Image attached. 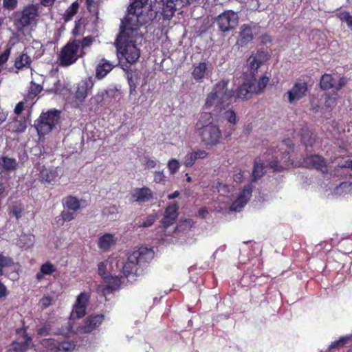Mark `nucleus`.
Returning a JSON list of instances; mask_svg holds the SVG:
<instances>
[{
	"mask_svg": "<svg viewBox=\"0 0 352 352\" xmlns=\"http://www.w3.org/2000/svg\"><path fill=\"white\" fill-rule=\"evenodd\" d=\"M155 252L152 248L140 247L128 255L126 261L122 267L124 277L131 276H140L148 270L151 261L154 258Z\"/></svg>",
	"mask_w": 352,
	"mask_h": 352,
	"instance_id": "nucleus-1",
	"label": "nucleus"
},
{
	"mask_svg": "<svg viewBox=\"0 0 352 352\" xmlns=\"http://www.w3.org/2000/svg\"><path fill=\"white\" fill-rule=\"evenodd\" d=\"M38 17V7L35 4L25 6L21 12L14 15L13 23L19 33H23L26 28L36 27Z\"/></svg>",
	"mask_w": 352,
	"mask_h": 352,
	"instance_id": "nucleus-2",
	"label": "nucleus"
},
{
	"mask_svg": "<svg viewBox=\"0 0 352 352\" xmlns=\"http://www.w3.org/2000/svg\"><path fill=\"white\" fill-rule=\"evenodd\" d=\"M232 92L233 89H215L208 96L204 109H208L214 106L213 112H210V114L217 116L232 102Z\"/></svg>",
	"mask_w": 352,
	"mask_h": 352,
	"instance_id": "nucleus-3",
	"label": "nucleus"
},
{
	"mask_svg": "<svg viewBox=\"0 0 352 352\" xmlns=\"http://www.w3.org/2000/svg\"><path fill=\"white\" fill-rule=\"evenodd\" d=\"M270 58L268 53L264 50H258L256 52H253L246 60L245 68L246 72L250 76V80H247L244 85L252 88L256 81V74L258 68Z\"/></svg>",
	"mask_w": 352,
	"mask_h": 352,
	"instance_id": "nucleus-4",
	"label": "nucleus"
},
{
	"mask_svg": "<svg viewBox=\"0 0 352 352\" xmlns=\"http://www.w3.org/2000/svg\"><path fill=\"white\" fill-rule=\"evenodd\" d=\"M62 111L52 109L42 112L34 122V126L38 134H47L54 130L59 123Z\"/></svg>",
	"mask_w": 352,
	"mask_h": 352,
	"instance_id": "nucleus-5",
	"label": "nucleus"
},
{
	"mask_svg": "<svg viewBox=\"0 0 352 352\" xmlns=\"http://www.w3.org/2000/svg\"><path fill=\"white\" fill-rule=\"evenodd\" d=\"M338 94L337 91L333 90L331 93H325L322 96L320 99H318L315 96H312L310 99L311 109L314 113L322 111L323 110L331 111V110L336 105Z\"/></svg>",
	"mask_w": 352,
	"mask_h": 352,
	"instance_id": "nucleus-6",
	"label": "nucleus"
},
{
	"mask_svg": "<svg viewBox=\"0 0 352 352\" xmlns=\"http://www.w3.org/2000/svg\"><path fill=\"white\" fill-rule=\"evenodd\" d=\"M272 158L268 163V167L274 172H281L288 169L292 165L289 152L287 150L283 151V148L275 150Z\"/></svg>",
	"mask_w": 352,
	"mask_h": 352,
	"instance_id": "nucleus-7",
	"label": "nucleus"
},
{
	"mask_svg": "<svg viewBox=\"0 0 352 352\" xmlns=\"http://www.w3.org/2000/svg\"><path fill=\"white\" fill-rule=\"evenodd\" d=\"M199 135L201 142L206 146H215L220 142L221 131L219 128L213 124H209L199 129Z\"/></svg>",
	"mask_w": 352,
	"mask_h": 352,
	"instance_id": "nucleus-8",
	"label": "nucleus"
},
{
	"mask_svg": "<svg viewBox=\"0 0 352 352\" xmlns=\"http://www.w3.org/2000/svg\"><path fill=\"white\" fill-rule=\"evenodd\" d=\"M80 41L74 40L69 42L62 50L59 55L60 65L69 66L75 63L78 57Z\"/></svg>",
	"mask_w": 352,
	"mask_h": 352,
	"instance_id": "nucleus-9",
	"label": "nucleus"
},
{
	"mask_svg": "<svg viewBox=\"0 0 352 352\" xmlns=\"http://www.w3.org/2000/svg\"><path fill=\"white\" fill-rule=\"evenodd\" d=\"M214 23L220 31L229 32L234 29L239 23L238 13L232 10H226L216 18Z\"/></svg>",
	"mask_w": 352,
	"mask_h": 352,
	"instance_id": "nucleus-10",
	"label": "nucleus"
},
{
	"mask_svg": "<svg viewBox=\"0 0 352 352\" xmlns=\"http://www.w3.org/2000/svg\"><path fill=\"white\" fill-rule=\"evenodd\" d=\"M153 190L147 186H143L134 188L130 193L129 200L132 203L142 204L153 200Z\"/></svg>",
	"mask_w": 352,
	"mask_h": 352,
	"instance_id": "nucleus-11",
	"label": "nucleus"
},
{
	"mask_svg": "<svg viewBox=\"0 0 352 352\" xmlns=\"http://www.w3.org/2000/svg\"><path fill=\"white\" fill-rule=\"evenodd\" d=\"M252 192V187L250 185L244 186L243 190L240 191L237 198L230 205V210L231 211L240 212L250 199Z\"/></svg>",
	"mask_w": 352,
	"mask_h": 352,
	"instance_id": "nucleus-12",
	"label": "nucleus"
},
{
	"mask_svg": "<svg viewBox=\"0 0 352 352\" xmlns=\"http://www.w3.org/2000/svg\"><path fill=\"white\" fill-rule=\"evenodd\" d=\"M304 164L306 167L320 170L322 173H327L328 171L326 160L319 155H310L307 156L304 159Z\"/></svg>",
	"mask_w": 352,
	"mask_h": 352,
	"instance_id": "nucleus-13",
	"label": "nucleus"
},
{
	"mask_svg": "<svg viewBox=\"0 0 352 352\" xmlns=\"http://www.w3.org/2000/svg\"><path fill=\"white\" fill-rule=\"evenodd\" d=\"M107 262L102 261L98 264V274L103 279L104 284L98 286V291L105 297L110 294V274L107 269Z\"/></svg>",
	"mask_w": 352,
	"mask_h": 352,
	"instance_id": "nucleus-14",
	"label": "nucleus"
},
{
	"mask_svg": "<svg viewBox=\"0 0 352 352\" xmlns=\"http://www.w3.org/2000/svg\"><path fill=\"white\" fill-rule=\"evenodd\" d=\"M178 209L179 206L177 202H173L167 206L164 217L161 221L164 229H167L176 221L179 214Z\"/></svg>",
	"mask_w": 352,
	"mask_h": 352,
	"instance_id": "nucleus-15",
	"label": "nucleus"
},
{
	"mask_svg": "<svg viewBox=\"0 0 352 352\" xmlns=\"http://www.w3.org/2000/svg\"><path fill=\"white\" fill-rule=\"evenodd\" d=\"M18 333L22 332L24 342H19L13 341L11 344V347L9 349L10 352H25L29 347V345L32 341V338L28 336L26 328L18 329L16 330Z\"/></svg>",
	"mask_w": 352,
	"mask_h": 352,
	"instance_id": "nucleus-16",
	"label": "nucleus"
},
{
	"mask_svg": "<svg viewBox=\"0 0 352 352\" xmlns=\"http://www.w3.org/2000/svg\"><path fill=\"white\" fill-rule=\"evenodd\" d=\"M344 85V78L338 76H333L329 74L322 76L320 82V88H339Z\"/></svg>",
	"mask_w": 352,
	"mask_h": 352,
	"instance_id": "nucleus-17",
	"label": "nucleus"
},
{
	"mask_svg": "<svg viewBox=\"0 0 352 352\" xmlns=\"http://www.w3.org/2000/svg\"><path fill=\"white\" fill-rule=\"evenodd\" d=\"M254 38L252 27L248 24H243L240 27V32L236 45L240 47L247 46Z\"/></svg>",
	"mask_w": 352,
	"mask_h": 352,
	"instance_id": "nucleus-18",
	"label": "nucleus"
},
{
	"mask_svg": "<svg viewBox=\"0 0 352 352\" xmlns=\"http://www.w3.org/2000/svg\"><path fill=\"white\" fill-rule=\"evenodd\" d=\"M103 320L102 314L91 315L85 320L84 324L80 327V331L85 333H90L101 324Z\"/></svg>",
	"mask_w": 352,
	"mask_h": 352,
	"instance_id": "nucleus-19",
	"label": "nucleus"
},
{
	"mask_svg": "<svg viewBox=\"0 0 352 352\" xmlns=\"http://www.w3.org/2000/svg\"><path fill=\"white\" fill-rule=\"evenodd\" d=\"M294 133L300 136V141L306 147L312 146L315 143L316 135L310 131L307 124H302L298 132L295 129Z\"/></svg>",
	"mask_w": 352,
	"mask_h": 352,
	"instance_id": "nucleus-20",
	"label": "nucleus"
},
{
	"mask_svg": "<svg viewBox=\"0 0 352 352\" xmlns=\"http://www.w3.org/2000/svg\"><path fill=\"white\" fill-rule=\"evenodd\" d=\"M60 176L57 168H43L40 171L39 180L42 184L56 182Z\"/></svg>",
	"mask_w": 352,
	"mask_h": 352,
	"instance_id": "nucleus-21",
	"label": "nucleus"
},
{
	"mask_svg": "<svg viewBox=\"0 0 352 352\" xmlns=\"http://www.w3.org/2000/svg\"><path fill=\"white\" fill-rule=\"evenodd\" d=\"M208 153L202 149H197L188 153L185 157L184 164L186 167L192 166L197 160H202L208 156Z\"/></svg>",
	"mask_w": 352,
	"mask_h": 352,
	"instance_id": "nucleus-22",
	"label": "nucleus"
},
{
	"mask_svg": "<svg viewBox=\"0 0 352 352\" xmlns=\"http://www.w3.org/2000/svg\"><path fill=\"white\" fill-rule=\"evenodd\" d=\"M265 168L263 161L259 157H256L251 175L252 182H254L261 179L265 173Z\"/></svg>",
	"mask_w": 352,
	"mask_h": 352,
	"instance_id": "nucleus-23",
	"label": "nucleus"
},
{
	"mask_svg": "<svg viewBox=\"0 0 352 352\" xmlns=\"http://www.w3.org/2000/svg\"><path fill=\"white\" fill-rule=\"evenodd\" d=\"M28 53H22L19 56H17L14 61V67L18 70H21L23 69L30 68L32 59L30 56L28 54Z\"/></svg>",
	"mask_w": 352,
	"mask_h": 352,
	"instance_id": "nucleus-24",
	"label": "nucleus"
},
{
	"mask_svg": "<svg viewBox=\"0 0 352 352\" xmlns=\"http://www.w3.org/2000/svg\"><path fill=\"white\" fill-rule=\"evenodd\" d=\"M40 344L43 348V352H59L58 340L45 338L41 340Z\"/></svg>",
	"mask_w": 352,
	"mask_h": 352,
	"instance_id": "nucleus-25",
	"label": "nucleus"
},
{
	"mask_svg": "<svg viewBox=\"0 0 352 352\" xmlns=\"http://www.w3.org/2000/svg\"><path fill=\"white\" fill-rule=\"evenodd\" d=\"M27 53L32 54L34 58H39L44 53L43 45L38 41H33L30 46L25 48Z\"/></svg>",
	"mask_w": 352,
	"mask_h": 352,
	"instance_id": "nucleus-26",
	"label": "nucleus"
},
{
	"mask_svg": "<svg viewBox=\"0 0 352 352\" xmlns=\"http://www.w3.org/2000/svg\"><path fill=\"white\" fill-rule=\"evenodd\" d=\"M18 164L14 158L3 156L0 160V167L6 171H12L16 169Z\"/></svg>",
	"mask_w": 352,
	"mask_h": 352,
	"instance_id": "nucleus-27",
	"label": "nucleus"
},
{
	"mask_svg": "<svg viewBox=\"0 0 352 352\" xmlns=\"http://www.w3.org/2000/svg\"><path fill=\"white\" fill-rule=\"evenodd\" d=\"M264 89H236V98L241 100H249L253 94L260 95Z\"/></svg>",
	"mask_w": 352,
	"mask_h": 352,
	"instance_id": "nucleus-28",
	"label": "nucleus"
},
{
	"mask_svg": "<svg viewBox=\"0 0 352 352\" xmlns=\"http://www.w3.org/2000/svg\"><path fill=\"white\" fill-rule=\"evenodd\" d=\"M79 9V3L77 1L73 2L72 5L65 11L63 19L65 22L70 21L74 15L78 12Z\"/></svg>",
	"mask_w": 352,
	"mask_h": 352,
	"instance_id": "nucleus-29",
	"label": "nucleus"
},
{
	"mask_svg": "<svg viewBox=\"0 0 352 352\" xmlns=\"http://www.w3.org/2000/svg\"><path fill=\"white\" fill-rule=\"evenodd\" d=\"M64 206L73 212H76L80 208L79 200L74 196L69 195L65 198Z\"/></svg>",
	"mask_w": 352,
	"mask_h": 352,
	"instance_id": "nucleus-30",
	"label": "nucleus"
},
{
	"mask_svg": "<svg viewBox=\"0 0 352 352\" xmlns=\"http://www.w3.org/2000/svg\"><path fill=\"white\" fill-rule=\"evenodd\" d=\"M207 65L205 63H200L195 65L192 75L195 80H201L206 74Z\"/></svg>",
	"mask_w": 352,
	"mask_h": 352,
	"instance_id": "nucleus-31",
	"label": "nucleus"
},
{
	"mask_svg": "<svg viewBox=\"0 0 352 352\" xmlns=\"http://www.w3.org/2000/svg\"><path fill=\"white\" fill-rule=\"evenodd\" d=\"M308 89H290L285 94L289 102L299 100L304 95L305 92Z\"/></svg>",
	"mask_w": 352,
	"mask_h": 352,
	"instance_id": "nucleus-32",
	"label": "nucleus"
},
{
	"mask_svg": "<svg viewBox=\"0 0 352 352\" xmlns=\"http://www.w3.org/2000/svg\"><path fill=\"white\" fill-rule=\"evenodd\" d=\"M88 89H76V93L72 95V98L70 100L69 98V102H74L76 106H78L87 96Z\"/></svg>",
	"mask_w": 352,
	"mask_h": 352,
	"instance_id": "nucleus-33",
	"label": "nucleus"
},
{
	"mask_svg": "<svg viewBox=\"0 0 352 352\" xmlns=\"http://www.w3.org/2000/svg\"><path fill=\"white\" fill-rule=\"evenodd\" d=\"M314 85V80L310 76H302L298 79L293 88H308Z\"/></svg>",
	"mask_w": 352,
	"mask_h": 352,
	"instance_id": "nucleus-34",
	"label": "nucleus"
},
{
	"mask_svg": "<svg viewBox=\"0 0 352 352\" xmlns=\"http://www.w3.org/2000/svg\"><path fill=\"white\" fill-rule=\"evenodd\" d=\"M14 262L12 257L0 254V276L3 275V269L12 267Z\"/></svg>",
	"mask_w": 352,
	"mask_h": 352,
	"instance_id": "nucleus-35",
	"label": "nucleus"
},
{
	"mask_svg": "<svg viewBox=\"0 0 352 352\" xmlns=\"http://www.w3.org/2000/svg\"><path fill=\"white\" fill-rule=\"evenodd\" d=\"M110 71V63L107 61L105 63L98 65L96 67V78L101 79L104 77Z\"/></svg>",
	"mask_w": 352,
	"mask_h": 352,
	"instance_id": "nucleus-36",
	"label": "nucleus"
},
{
	"mask_svg": "<svg viewBox=\"0 0 352 352\" xmlns=\"http://www.w3.org/2000/svg\"><path fill=\"white\" fill-rule=\"evenodd\" d=\"M336 16L342 22L346 23L347 27L352 31V15L346 11H341L336 14Z\"/></svg>",
	"mask_w": 352,
	"mask_h": 352,
	"instance_id": "nucleus-37",
	"label": "nucleus"
},
{
	"mask_svg": "<svg viewBox=\"0 0 352 352\" xmlns=\"http://www.w3.org/2000/svg\"><path fill=\"white\" fill-rule=\"evenodd\" d=\"M87 307L85 306H80L78 305H74L72 312L71 314V317L73 319H79L82 318L86 314Z\"/></svg>",
	"mask_w": 352,
	"mask_h": 352,
	"instance_id": "nucleus-38",
	"label": "nucleus"
},
{
	"mask_svg": "<svg viewBox=\"0 0 352 352\" xmlns=\"http://www.w3.org/2000/svg\"><path fill=\"white\" fill-rule=\"evenodd\" d=\"M58 340L59 352L60 351H65V352L72 351L76 347V344H75L74 342L60 340Z\"/></svg>",
	"mask_w": 352,
	"mask_h": 352,
	"instance_id": "nucleus-39",
	"label": "nucleus"
},
{
	"mask_svg": "<svg viewBox=\"0 0 352 352\" xmlns=\"http://www.w3.org/2000/svg\"><path fill=\"white\" fill-rule=\"evenodd\" d=\"M41 271L45 275H52L57 271L56 267L54 264L47 261L41 265L40 267Z\"/></svg>",
	"mask_w": 352,
	"mask_h": 352,
	"instance_id": "nucleus-40",
	"label": "nucleus"
},
{
	"mask_svg": "<svg viewBox=\"0 0 352 352\" xmlns=\"http://www.w3.org/2000/svg\"><path fill=\"white\" fill-rule=\"evenodd\" d=\"M223 118L233 126L236 124V114L232 109L226 110L223 113Z\"/></svg>",
	"mask_w": 352,
	"mask_h": 352,
	"instance_id": "nucleus-41",
	"label": "nucleus"
},
{
	"mask_svg": "<svg viewBox=\"0 0 352 352\" xmlns=\"http://www.w3.org/2000/svg\"><path fill=\"white\" fill-rule=\"evenodd\" d=\"M98 246L102 250H107L110 247V233H107L99 239Z\"/></svg>",
	"mask_w": 352,
	"mask_h": 352,
	"instance_id": "nucleus-42",
	"label": "nucleus"
},
{
	"mask_svg": "<svg viewBox=\"0 0 352 352\" xmlns=\"http://www.w3.org/2000/svg\"><path fill=\"white\" fill-rule=\"evenodd\" d=\"M167 167L170 174L175 175L179 170L180 164L177 160L173 158L168 162Z\"/></svg>",
	"mask_w": 352,
	"mask_h": 352,
	"instance_id": "nucleus-43",
	"label": "nucleus"
},
{
	"mask_svg": "<svg viewBox=\"0 0 352 352\" xmlns=\"http://www.w3.org/2000/svg\"><path fill=\"white\" fill-rule=\"evenodd\" d=\"M261 0H248L245 3V7L250 10H263V7L261 8Z\"/></svg>",
	"mask_w": 352,
	"mask_h": 352,
	"instance_id": "nucleus-44",
	"label": "nucleus"
},
{
	"mask_svg": "<svg viewBox=\"0 0 352 352\" xmlns=\"http://www.w3.org/2000/svg\"><path fill=\"white\" fill-rule=\"evenodd\" d=\"M89 300V295L85 292H81L77 297L76 305L87 307Z\"/></svg>",
	"mask_w": 352,
	"mask_h": 352,
	"instance_id": "nucleus-45",
	"label": "nucleus"
},
{
	"mask_svg": "<svg viewBox=\"0 0 352 352\" xmlns=\"http://www.w3.org/2000/svg\"><path fill=\"white\" fill-rule=\"evenodd\" d=\"M75 212L73 211L63 210L60 213L63 223L73 220L75 218Z\"/></svg>",
	"mask_w": 352,
	"mask_h": 352,
	"instance_id": "nucleus-46",
	"label": "nucleus"
},
{
	"mask_svg": "<svg viewBox=\"0 0 352 352\" xmlns=\"http://www.w3.org/2000/svg\"><path fill=\"white\" fill-rule=\"evenodd\" d=\"M51 326L50 324H45L43 327H39L36 330L38 336H48L50 333Z\"/></svg>",
	"mask_w": 352,
	"mask_h": 352,
	"instance_id": "nucleus-47",
	"label": "nucleus"
},
{
	"mask_svg": "<svg viewBox=\"0 0 352 352\" xmlns=\"http://www.w3.org/2000/svg\"><path fill=\"white\" fill-rule=\"evenodd\" d=\"M349 338L346 337H341L339 340H336L331 344L329 349L343 346L344 344H346Z\"/></svg>",
	"mask_w": 352,
	"mask_h": 352,
	"instance_id": "nucleus-48",
	"label": "nucleus"
},
{
	"mask_svg": "<svg viewBox=\"0 0 352 352\" xmlns=\"http://www.w3.org/2000/svg\"><path fill=\"white\" fill-rule=\"evenodd\" d=\"M121 284V278L111 276V293L114 291L118 290L120 288Z\"/></svg>",
	"mask_w": 352,
	"mask_h": 352,
	"instance_id": "nucleus-49",
	"label": "nucleus"
},
{
	"mask_svg": "<svg viewBox=\"0 0 352 352\" xmlns=\"http://www.w3.org/2000/svg\"><path fill=\"white\" fill-rule=\"evenodd\" d=\"M11 49L7 48L0 54V68L8 61Z\"/></svg>",
	"mask_w": 352,
	"mask_h": 352,
	"instance_id": "nucleus-50",
	"label": "nucleus"
},
{
	"mask_svg": "<svg viewBox=\"0 0 352 352\" xmlns=\"http://www.w3.org/2000/svg\"><path fill=\"white\" fill-rule=\"evenodd\" d=\"M3 5L5 8L9 10H12L17 7V0H3Z\"/></svg>",
	"mask_w": 352,
	"mask_h": 352,
	"instance_id": "nucleus-51",
	"label": "nucleus"
},
{
	"mask_svg": "<svg viewBox=\"0 0 352 352\" xmlns=\"http://www.w3.org/2000/svg\"><path fill=\"white\" fill-rule=\"evenodd\" d=\"M270 77L267 75L261 76L257 82V88H265L269 84Z\"/></svg>",
	"mask_w": 352,
	"mask_h": 352,
	"instance_id": "nucleus-52",
	"label": "nucleus"
},
{
	"mask_svg": "<svg viewBox=\"0 0 352 352\" xmlns=\"http://www.w3.org/2000/svg\"><path fill=\"white\" fill-rule=\"evenodd\" d=\"M153 181L157 184L164 182L166 180V176L163 171H155L153 174Z\"/></svg>",
	"mask_w": 352,
	"mask_h": 352,
	"instance_id": "nucleus-53",
	"label": "nucleus"
},
{
	"mask_svg": "<svg viewBox=\"0 0 352 352\" xmlns=\"http://www.w3.org/2000/svg\"><path fill=\"white\" fill-rule=\"evenodd\" d=\"M156 219V215L154 214H150L148 215L146 220L142 222V223L140 225V226L142 227H149L153 224Z\"/></svg>",
	"mask_w": 352,
	"mask_h": 352,
	"instance_id": "nucleus-54",
	"label": "nucleus"
},
{
	"mask_svg": "<svg viewBox=\"0 0 352 352\" xmlns=\"http://www.w3.org/2000/svg\"><path fill=\"white\" fill-rule=\"evenodd\" d=\"M145 163L144 165L148 168H154L157 166V162L156 160L151 159L148 156H145Z\"/></svg>",
	"mask_w": 352,
	"mask_h": 352,
	"instance_id": "nucleus-55",
	"label": "nucleus"
},
{
	"mask_svg": "<svg viewBox=\"0 0 352 352\" xmlns=\"http://www.w3.org/2000/svg\"><path fill=\"white\" fill-rule=\"evenodd\" d=\"M93 41H94V38L91 37V36H87V37H85L82 41L80 42V45L81 44L82 48H85L87 47H89L91 45V43H93Z\"/></svg>",
	"mask_w": 352,
	"mask_h": 352,
	"instance_id": "nucleus-56",
	"label": "nucleus"
},
{
	"mask_svg": "<svg viewBox=\"0 0 352 352\" xmlns=\"http://www.w3.org/2000/svg\"><path fill=\"white\" fill-rule=\"evenodd\" d=\"M8 295L6 286L0 280V300L5 298Z\"/></svg>",
	"mask_w": 352,
	"mask_h": 352,
	"instance_id": "nucleus-57",
	"label": "nucleus"
},
{
	"mask_svg": "<svg viewBox=\"0 0 352 352\" xmlns=\"http://www.w3.org/2000/svg\"><path fill=\"white\" fill-rule=\"evenodd\" d=\"M96 78L94 76H90L87 78L85 80V88H92V87L94 85V81Z\"/></svg>",
	"mask_w": 352,
	"mask_h": 352,
	"instance_id": "nucleus-58",
	"label": "nucleus"
},
{
	"mask_svg": "<svg viewBox=\"0 0 352 352\" xmlns=\"http://www.w3.org/2000/svg\"><path fill=\"white\" fill-rule=\"evenodd\" d=\"M24 109V102L21 101L18 102L14 109V112L16 115H20Z\"/></svg>",
	"mask_w": 352,
	"mask_h": 352,
	"instance_id": "nucleus-59",
	"label": "nucleus"
},
{
	"mask_svg": "<svg viewBox=\"0 0 352 352\" xmlns=\"http://www.w3.org/2000/svg\"><path fill=\"white\" fill-rule=\"evenodd\" d=\"M43 307L46 308L49 307L52 303V298L49 296H45L41 300Z\"/></svg>",
	"mask_w": 352,
	"mask_h": 352,
	"instance_id": "nucleus-60",
	"label": "nucleus"
},
{
	"mask_svg": "<svg viewBox=\"0 0 352 352\" xmlns=\"http://www.w3.org/2000/svg\"><path fill=\"white\" fill-rule=\"evenodd\" d=\"M7 193L6 192V186L3 183L0 182V202L6 197Z\"/></svg>",
	"mask_w": 352,
	"mask_h": 352,
	"instance_id": "nucleus-61",
	"label": "nucleus"
},
{
	"mask_svg": "<svg viewBox=\"0 0 352 352\" xmlns=\"http://www.w3.org/2000/svg\"><path fill=\"white\" fill-rule=\"evenodd\" d=\"M56 0H40L41 4L44 7H52Z\"/></svg>",
	"mask_w": 352,
	"mask_h": 352,
	"instance_id": "nucleus-62",
	"label": "nucleus"
},
{
	"mask_svg": "<svg viewBox=\"0 0 352 352\" xmlns=\"http://www.w3.org/2000/svg\"><path fill=\"white\" fill-rule=\"evenodd\" d=\"M338 167L340 168H347L352 170V160H348L342 164H339Z\"/></svg>",
	"mask_w": 352,
	"mask_h": 352,
	"instance_id": "nucleus-63",
	"label": "nucleus"
},
{
	"mask_svg": "<svg viewBox=\"0 0 352 352\" xmlns=\"http://www.w3.org/2000/svg\"><path fill=\"white\" fill-rule=\"evenodd\" d=\"M198 214L199 217L205 218V217L208 214V211L206 208L204 207L199 210Z\"/></svg>",
	"mask_w": 352,
	"mask_h": 352,
	"instance_id": "nucleus-64",
	"label": "nucleus"
}]
</instances>
